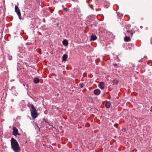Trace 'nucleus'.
<instances>
[{
  "label": "nucleus",
  "instance_id": "f257e3e1",
  "mask_svg": "<svg viewBox=\"0 0 152 152\" xmlns=\"http://www.w3.org/2000/svg\"><path fill=\"white\" fill-rule=\"evenodd\" d=\"M11 148L15 152H19L20 151L19 145L17 141L14 138L11 140Z\"/></svg>",
  "mask_w": 152,
  "mask_h": 152
},
{
  "label": "nucleus",
  "instance_id": "f03ea898",
  "mask_svg": "<svg viewBox=\"0 0 152 152\" xmlns=\"http://www.w3.org/2000/svg\"><path fill=\"white\" fill-rule=\"evenodd\" d=\"M127 27H129V25H128L127 26H126L124 28V30L126 31V32L125 33V34L128 36H131V37H132L133 34V31L132 30H128L127 28Z\"/></svg>",
  "mask_w": 152,
  "mask_h": 152
},
{
  "label": "nucleus",
  "instance_id": "7ed1b4c3",
  "mask_svg": "<svg viewBox=\"0 0 152 152\" xmlns=\"http://www.w3.org/2000/svg\"><path fill=\"white\" fill-rule=\"evenodd\" d=\"M15 12L17 13L18 15V17L20 19H21V14L20 13V11L17 5H15Z\"/></svg>",
  "mask_w": 152,
  "mask_h": 152
},
{
  "label": "nucleus",
  "instance_id": "20e7f679",
  "mask_svg": "<svg viewBox=\"0 0 152 152\" xmlns=\"http://www.w3.org/2000/svg\"><path fill=\"white\" fill-rule=\"evenodd\" d=\"M31 112V117L33 119H34L38 116V114H37V112L36 110Z\"/></svg>",
  "mask_w": 152,
  "mask_h": 152
},
{
  "label": "nucleus",
  "instance_id": "39448f33",
  "mask_svg": "<svg viewBox=\"0 0 152 152\" xmlns=\"http://www.w3.org/2000/svg\"><path fill=\"white\" fill-rule=\"evenodd\" d=\"M13 132L12 133V134L13 135H14L15 136H16V135L18 134V129L15 127H13Z\"/></svg>",
  "mask_w": 152,
  "mask_h": 152
},
{
  "label": "nucleus",
  "instance_id": "423d86ee",
  "mask_svg": "<svg viewBox=\"0 0 152 152\" xmlns=\"http://www.w3.org/2000/svg\"><path fill=\"white\" fill-rule=\"evenodd\" d=\"M28 106L30 107V110H31V112L36 110L34 105L33 104H28Z\"/></svg>",
  "mask_w": 152,
  "mask_h": 152
},
{
  "label": "nucleus",
  "instance_id": "0eeeda50",
  "mask_svg": "<svg viewBox=\"0 0 152 152\" xmlns=\"http://www.w3.org/2000/svg\"><path fill=\"white\" fill-rule=\"evenodd\" d=\"M99 87L100 88L103 89L104 87V83L102 82H100L99 85Z\"/></svg>",
  "mask_w": 152,
  "mask_h": 152
},
{
  "label": "nucleus",
  "instance_id": "6e6552de",
  "mask_svg": "<svg viewBox=\"0 0 152 152\" xmlns=\"http://www.w3.org/2000/svg\"><path fill=\"white\" fill-rule=\"evenodd\" d=\"M131 40L130 36H126L124 38V41L126 42L130 41Z\"/></svg>",
  "mask_w": 152,
  "mask_h": 152
},
{
  "label": "nucleus",
  "instance_id": "1a4fd4ad",
  "mask_svg": "<svg viewBox=\"0 0 152 152\" xmlns=\"http://www.w3.org/2000/svg\"><path fill=\"white\" fill-rule=\"evenodd\" d=\"M100 91L99 89H97L95 90L94 91V93L95 94L98 95L100 94Z\"/></svg>",
  "mask_w": 152,
  "mask_h": 152
},
{
  "label": "nucleus",
  "instance_id": "9d476101",
  "mask_svg": "<svg viewBox=\"0 0 152 152\" xmlns=\"http://www.w3.org/2000/svg\"><path fill=\"white\" fill-rule=\"evenodd\" d=\"M68 57V55L67 54H64L62 57V61H66L67 58Z\"/></svg>",
  "mask_w": 152,
  "mask_h": 152
},
{
  "label": "nucleus",
  "instance_id": "9b49d317",
  "mask_svg": "<svg viewBox=\"0 0 152 152\" xmlns=\"http://www.w3.org/2000/svg\"><path fill=\"white\" fill-rule=\"evenodd\" d=\"M97 39V37L95 35L92 34L91 36V40L92 41L95 40Z\"/></svg>",
  "mask_w": 152,
  "mask_h": 152
},
{
  "label": "nucleus",
  "instance_id": "f8f14e48",
  "mask_svg": "<svg viewBox=\"0 0 152 152\" xmlns=\"http://www.w3.org/2000/svg\"><path fill=\"white\" fill-rule=\"evenodd\" d=\"M111 105V103L110 102H107L105 106L107 108H109L110 107Z\"/></svg>",
  "mask_w": 152,
  "mask_h": 152
},
{
  "label": "nucleus",
  "instance_id": "ddd939ff",
  "mask_svg": "<svg viewBox=\"0 0 152 152\" xmlns=\"http://www.w3.org/2000/svg\"><path fill=\"white\" fill-rule=\"evenodd\" d=\"M63 44L64 46H66L68 44V42L67 40L64 39L63 41Z\"/></svg>",
  "mask_w": 152,
  "mask_h": 152
},
{
  "label": "nucleus",
  "instance_id": "4468645a",
  "mask_svg": "<svg viewBox=\"0 0 152 152\" xmlns=\"http://www.w3.org/2000/svg\"><path fill=\"white\" fill-rule=\"evenodd\" d=\"M39 79L38 77L35 78L34 79V82L35 83H39Z\"/></svg>",
  "mask_w": 152,
  "mask_h": 152
},
{
  "label": "nucleus",
  "instance_id": "2eb2a0df",
  "mask_svg": "<svg viewBox=\"0 0 152 152\" xmlns=\"http://www.w3.org/2000/svg\"><path fill=\"white\" fill-rule=\"evenodd\" d=\"M85 86V84L84 83H80L79 84V86L81 88H83Z\"/></svg>",
  "mask_w": 152,
  "mask_h": 152
},
{
  "label": "nucleus",
  "instance_id": "dca6fc26",
  "mask_svg": "<svg viewBox=\"0 0 152 152\" xmlns=\"http://www.w3.org/2000/svg\"><path fill=\"white\" fill-rule=\"evenodd\" d=\"M113 82L114 84H116L118 82V81L117 80H113Z\"/></svg>",
  "mask_w": 152,
  "mask_h": 152
},
{
  "label": "nucleus",
  "instance_id": "f3484780",
  "mask_svg": "<svg viewBox=\"0 0 152 152\" xmlns=\"http://www.w3.org/2000/svg\"><path fill=\"white\" fill-rule=\"evenodd\" d=\"M117 16L119 18H121V17L122 16V14L119 12L117 13Z\"/></svg>",
  "mask_w": 152,
  "mask_h": 152
},
{
  "label": "nucleus",
  "instance_id": "a211bd4d",
  "mask_svg": "<svg viewBox=\"0 0 152 152\" xmlns=\"http://www.w3.org/2000/svg\"><path fill=\"white\" fill-rule=\"evenodd\" d=\"M23 85L24 86H25V85H26L27 87H25V88H26V89H28V84H26V83H23Z\"/></svg>",
  "mask_w": 152,
  "mask_h": 152
},
{
  "label": "nucleus",
  "instance_id": "6ab92c4d",
  "mask_svg": "<svg viewBox=\"0 0 152 152\" xmlns=\"http://www.w3.org/2000/svg\"><path fill=\"white\" fill-rule=\"evenodd\" d=\"M63 10L65 12H66L68 10L67 8L66 7L64 8Z\"/></svg>",
  "mask_w": 152,
  "mask_h": 152
},
{
  "label": "nucleus",
  "instance_id": "aec40b11",
  "mask_svg": "<svg viewBox=\"0 0 152 152\" xmlns=\"http://www.w3.org/2000/svg\"><path fill=\"white\" fill-rule=\"evenodd\" d=\"M35 125L36 126H37V128L39 130H40V128L39 126H38L37 124V123H35Z\"/></svg>",
  "mask_w": 152,
  "mask_h": 152
},
{
  "label": "nucleus",
  "instance_id": "412c9836",
  "mask_svg": "<svg viewBox=\"0 0 152 152\" xmlns=\"http://www.w3.org/2000/svg\"><path fill=\"white\" fill-rule=\"evenodd\" d=\"M89 6H90V7L91 8L93 9V5H92V4L89 5Z\"/></svg>",
  "mask_w": 152,
  "mask_h": 152
},
{
  "label": "nucleus",
  "instance_id": "4be33fe9",
  "mask_svg": "<svg viewBox=\"0 0 152 152\" xmlns=\"http://www.w3.org/2000/svg\"><path fill=\"white\" fill-rule=\"evenodd\" d=\"M113 66H117V64L116 63L114 64H113Z\"/></svg>",
  "mask_w": 152,
  "mask_h": 152
},
{
  "label": "nucleus",
  "instance_id": "5701e85b",
  "mask_svg": "<svg viewBox=\"0 0 152 152\" xmlns=\"http://www.w3.org/2000/svg\"><path fill=\"white\" fill-rule=\"evenodd\" d=\"M17 135H20L21 134H20L18 133V134H17Z\"/></svg>",
  "mask_w": 152,
  "mask_h": 152
},
{
  "label": "nucleus",
  "instance_id": "b1692460",
  "mask_svg": "<svg viewBox=\"0 0 152 152\" xmlns=\"http://www.w3.org/2000/svg\"><path fill=\"white\" fill-rule=\"evenodd\" d=\"M128 68H126L125 69V70L126 71H127V69H128Z\"/></svg>",
  "mask_w": 152,
  "mask_h": 152
},
{
  "label": "nucleus",
  "instance_id": "393cba45",
  "mask_svg": "<svg viewBox=\"0 0 152 152\" xmlns=\"http://www.w3.org/2000/svg\"><path fill=\"white\" fill-rule=\"evenodd\" d=\"M62 7L63 8H64V5H62Z\"/></svg>",
  "mask_w": 152,
  "mask_h": 152
}]
</instances>
